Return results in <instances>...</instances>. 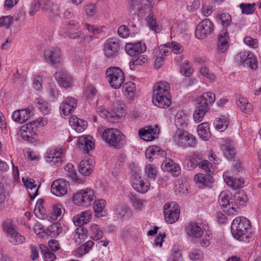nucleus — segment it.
Listing matches in <instances>:
<instances>
[{"label": "nucleus", "instance_id": "1", "mask_svg": "<svg viewBox=\"0 0 261 261\" xmlns=\"http://www.w3.org/2000/svg\"><path fill=\"white\" fill-rule=\"evenodd\" d=\"M231 229L234 238L240 241L246 242L251 233L250 222L243 217H237L233 220Z\"/></svg>", "mask_w": 261, "mask_h": 261}, {"label": "nucleus", "instance_id": "2", "mask_svg": "<svg viewBox=\"0 0 261 261\" xmlns=\"http://www.w3.org/2000/svg\"><path fill=\"white\" fill-rule=\"evenodd\" d=\"M112 112H109L102 106L97 108V112L100 117L107 118L112 122H119L126 114L124 105L119 102H114L111 107Z\"/></svg>", "mask_w": 261, "mask_h": 261}, {"label": "nucleus", "instance_id": "3", "mask_svg": "<svg viewBox=\"0 0 261 261\" xmlns=\"http://www.w3.org/2000/svg\"><path fill=\"white\" fill-rule=\"evenodd\" d=\"M102 129L103 128H98V132L106 143L116 148L122 146L124 144L123 135L118 129L111 128Z\"/></svg>", "mask_w": 261, "mask_h": 261}, {"label": "nucleus", "instance_id": "4", "mask_svg": "<svg viewBox=\"0 0 261 261\" xmlns=\"http://www.w3.org/2000/svg\"><path fill=\"white\" fill-rule=\"evenodd\" d=\"M95 199L94 191L89 188L76 192L73 197V202L75 205L85 207L91 206Z\"/></svg>", "mask_w": 261, "mask_h": 261}, {"label": "nucleus", "instance_id": "5", "mask_svg": "<svg viewBox=\"0 0 261 261\" xmlns=\"http://www.w3.org/2000/svg\"><path fill=\"white\" fill-rule=\"evenodd\" d=\"M176 145L187 147H194L196 143L195 137L183 129L177 128L172 135Z\"/></svg>", "mask_w": 261, "mask_h": 261}, {"label": "nucleus", "instance_id": "6", "mask_svg": "<svg viewBox=\"0 0 261 261\" xmlns=\"http://www.w3.org/2000/svg\"><path fill=\"white\" fill-rule=\"evenodd\" d=\"M106 77L110 86L117 89L121 87L124 82V74L122 70L118 67H111L107 69L106 72Z\"/></svg>", "mask_w": 261, "mask_h": 261}, {"label": "nucleus", "instance_id": "7", "mask_svg": "<svg viewBox=\"0 0 261 261\" xmlns=\"http://www.w3.org/2000/svg\"><path fill=\"white\" fill-rule=\"evenodd\" d=\"M152 0H130L129 11L133 14L143 17L150 12Z\"/></svg>", "mask_w": 261, "mask_h": 261}, {"label": "nucleus", "instance_id": "8", "mask_svg": "<svg viewBox=\"0 0 261 261\" xmlns=\"http://www.w3.org/2000/svg\"><path fill=\"white\" fill-rule=\"evenodd\" d=\"M46 162L50 166H60L64 159V152L60 147L49 148L45 154Z\"/></svg>", "mask_w": 261, "mask_h": 261}, {"label": "nucleus", "instance_id": "9", "mask_svg": "<svg viewBox=\"0 0 261 261\" xmlns=\"http://www.w3.org/2000/svg\"><path fill=\"white\" fill-rule=\"evenodd\" d=\"M4 230L8 233L9 241L14 245L21 244L24 242V237L18 233L10 220H7L3 223Z\"/></svg>", "mask_w": 261, "mask_h": 261}, {"label": "nucleus", "instance_id": "10", "mask_svg": "<svg viewBox=\"0 0 261 261\" xmlns=\"http://www.w3.org/2000/svg\"><path fill=\"white\" fill-rule=\"evenodd\" d=\"M218 203L221 207L226 208L229 215H236L239 208L233 202L230 193L222 191L219 196Z\"/></svg>", "mask_w": 261, "mask_h": 261}, {"label": "nucleus", "instance_id": "11", "mask_svg": "<svg viewBox=\"0 0 261 261\" xmlns=\"http://www.w3.org/2000/svg\"><path fill=\"white\" fill-rule=\"evenodd\" d=\"M163 210L165 219L168 223L173 224L178 220L180 211L175 202L165 204Z\"/></svg>", "mask_w": 261, "mask_h": 261}, {"label": "nucleus", "instance_id": "12", "mask_svg": "<svg viewBox=\"0 0 261 261\" xmlns=\"http://www.w3.org/2000/svg\"><path fill=\"white\" fill-rule=\"evenodd\" d=\"M121 44L118 38L111 37L106 40L103 44V51L105 56L108 58H115L118 54Z\"/></svg>", "mask_w": 261, "mask_h": 261}, {"label": "nucleus", "instance_id": "13", "mask_svg": "<svg viewBox=\"0 0 261 261\" xmlns=\"http://www.w3.org/2000/svg\"><path fill=\"white\" fill-rule=\"evenodd\" d=\"M214 31L213 22L207 18L201 21L197 25L195 37L199 39H203L210 35Z\"/></svg>", "mask_w": 261, "mask_h": 261}, {"label": "nucleus", "instance_id": "14", "mask_svg": "<svg viewBox=\"0 0 261 261\" xmlns=\"http://www.w3.org/2000/svg\"><path fill=\"white\" fill-rule=\"evenodd\" d=\"M132 186L137 192L145 193L149 189L150 183L147 179L142 178L139 173H134L131 180Z\"/></svg>", "mask_w": 261, "mask_h": 261}, {"label": "nucleus", "instance_id": "15", "mask_svg": "<svg viewBox=\"0 0 261 261\" xmlns=\"http://www.w3.org/2000/svg\"><path fill=\"white\" fill-rule=\"evenodd\" d=\"M37 126L34 123L31 122L21 126L18 134L24 140L32 142L37 135Z\"/></svg>", "mask_w": 261, "mask_h": 261}, {"label": "nucleus", "instance_id": "16", "mask_svg": "<svg viewBox=\"0 0 261 261\" xmlns=\"http://www.w3.org/2000/svg\"><path fill=\"white\" fill-rule=\"evenodd\" d=\"M69 188V183L66 179H58L52 183L51 192L55 196L61 197L67 193Z\"/></svg>", "mask_w": 261, "mask_h": 261}, {"label": "nucleus", "instance_id": "17", "mask_svg": "<svg viewBox=\"0 0 261 261\" xmlns=\"http://www.w3.org/2000/svg\"><path fill=\"white\" fill-rule=\"evenodd\" d=\"M46 62L53 66H57L61 61L60 50L57 47H50L45 50L44 53Z\"/></svg>", "mask_w": 261, "mask_h": 261}, {"label": "nucleus", "instance_id": "18", "mask_svg": "<svg viewBox=\"0 0 261 261\" xmlns=\"http://www.w3.org/2000/svg\"><path fill=\"white\" fill-rule=\"evenodd\" d=\"M33 110V107L31 106L24 109L16 110L12 114V119L15 122L22 124L29 119Z\"/></svg>", "mask_w": 261, "mask_h": 261}, {"label": "nucleus", "instance_id": "19", "mask_svg": "<svg viewBox=\"0 0 261 261\" xmlns=\"http://www.w3.org/2000/svg\"><path fill=\"white\" fill-rule=\"evenodd\" d=\"M76 99L72 97L66 98L60 105V114L63 117L68 116L76 108Z\"/></svg>", "mask_w": 261, "mask_h": 261}, {"label": "nucleus", "instance_id": "20", "mask_svg": "<svg viewBox=\"0 0 261 261\" xmlns=\"http://www.w3.org/2000/svg\"><path fill=\"white\" fill-rule=\"evenodd\" d=\"M203 226L201 223H189L186 226V232L190 237L199 238L203 234Z\"/></svg>", "mask_w": 261, "mask_h": 261}, {"label": "nucleus", "instance_id": "21", "mask_svg": "<svg viewBox=\"0 0 261 261\" xmlns=\"http://www.w3.org/2000/svg\"><path fill=\"white\" fill-rule=\"evenodd\" d=\"M125 49L128 55L135 57L145 52L147 47L145 43L141 42L137 43H128L125 46Z\"/></svg>", "mask_w": 261, "mask_h": 261}, {"label": "nucleus", "instance_id": "22", "mask_svg": "<svg viewBox=\"0 0 261 261\" xmlns=\"http://www.w3.org/2000/svg\"><path fill=\"white\" fill-rule=\"evenodd\" d=\"M80 24L74 20L70 21L65 26L64 33L71 39H75L81 35V32L79 30Z\"/></svg>", "mask_w": 261, "mask_h": 261}, {"label": "nucleus", "instance_id": "23", "mask_svg": "<svg viewBox=\"0 0 261 261\" xmlns=\"http://www.w3.org/2000/svg\"><path fill=\"white\" fill-rule=\"evenodd\" d=\"M159 133L158 126L148 127L147 128H142L139 130V136L146 141H152L155 139V136Z\"/></svg>", "mask_w": 261, "mask_h": 261}, {"label": "nucleus", "instance_id": "24", "mask_svg": "<svg viewBox=\"0 0 261 261\" xmlns=\"http://www.w3.org/2000/svg\"><path fill=\"white\" fill-rule=\"evenodd\" d=\"M161 168L164 171L170 172L174 176H177L180 173V166L170 159H166L162 164Z\"/></svg>", "mask_w": 261, "mask_h": 261}, {"label": "nucleus", "instance_id": "25", "mask_svg": "<svg viewBox=\"0 0 261 261\" xmlns=\"http://www.w3.org/2000/svg\"><path fill=\"white\" fill-rule=\"evenodd\" d=\"M152 102L160 108L166 109L171 104V95H152Z\"/></svg>", "mask_w": 261, "mask_h": 261}, {"label": "nucleus", "instance_id": "26", "mask_svg": "<svg viewBox=\"0 0 261 261\" xmlns=\"http://www.w3.org/2000/svg\"><path fill=\"white\" fill-rule=\"evenodd\" d=\"M93 138L91 136H82L78 139L79 147L81 150L85 153H88L94 147Z\"/></svg>", "mask_w": 261, "mask_h": 261}, {"label": "nucleus", "instance_id": "27", "mask_svg": "<svg viewBox=\"0 0 261 261\" xmlns=\"http://www.w3.org/2000/svg\"><path fill=\"white\" fill-rule=\"evenodd\" d=\"M55 79L61 87L66 89L72 85L71 78L65 72H56Z\"/></svg>", "mask_w": 261, "mask_h": 261}, {"label": "nucleus", "instance_id": "28", "mask_svg": "<svg viewBox=\"0 0 261 261\" xmlns=\"http://www.w3.org/2000/svg\"><path fill=\"white\" fill-rule=\"evenodd\" d=\"M229 37L226 30L223 29L218 35V48L219 51L223 53L229 46Z\"/></svg>", "mask_w": 261, "mask_h": 261}, {"label": "nucleus", "instance_id": "29", "mask_svg": "<svg viewBox=\"0 0 261 261\" xmlns=\"http://www.w3.org/2000/svg\"><path fill=\"white\" fill-rule=\"evenodd\" d=\"M69 124L72 128L78 133L83 132L87 128L88 125L86 121L75 116H72L70 118Z\"/></svg>", "mask_w": 261, "mask_h": 261}, {"label": "nucleus", "instance_id": "30", "mask_svg": "<svg viewBox=\"0 0 261 261\" xmlns=\"http://www.w3.org/2000/svg\"><path fill=\"white\" fill-rule=\"evenodd\" d=\"M116 214L119 218L127 220L132 216L133 212L127 204H120L116 208Z\"/></svg>", "mask_w": 261, "mask_h": 261}, {"label": "nucleus", "instance_id": "31", "mask_svg": "<svg viewBox=\"0 0 261 261\" xmlns=\"http://www.w3.org/2000/svg\"><path fill=\"white\" fill-rule=\"evenodd\" d=\"M237 103L242 112L250 114L253 112V106L247 98L239 96L237 99Z\"/></svg>", "mask_w": 261, "mask_h": 261}, {"label": "nucleus", "instance_id": "32", "mask_svg": "<svg viewBox=\"0 0 261 261\" xmlns=\"http://www.w3.org/2000/svg\"><path fill=\"white\" fill-rule=\"evenodd\" d=\"M94 166L92 160H84L81 162L79 166V173L84 176L89 175Z\"/></svg>", "mask_w": 261, "mask_h": 261}, {"label": "nucleus", "instance_id": "33", "mask_svg": "<svg viewBox=\"0 0 261 261\" xmlns=\"http://www.w3.org/2000/svg\"><path fill=\"white\" fill-rule=\"evenodd\" d=\"M169 84L165 81L158 83L154 87L153 95H170Z\"/></svg>", "mask_w": 261, "mask_h": 261}, {"label": "nucleus", "instance_id": "34", "mask_svg": "<svg viewBox=\"0 0 261 261\" xmlns=\"http://www.w3.org/2000/svg\"><path fill=\"white\" fill-rule=\"evenodd\" d=\"M91 216V211L83 212L73 218V222L77 226L83 225L90 222Z\"/></svg>", "mask_w": 261, "mask_h": 261}, {"label": "nucleus", "instance_id": "35", "mask_svg": "<svg viewBox=\"0 0 261 261\" xmlns=\"http://www.w3.org/2000/svg\"><path fill=\"white\" fill-rule=\"evenodd\" d=\"M223 177L226 184L233 189H237L243 187L244 183L241 179H236L233 178L229 172H225Z\"/></svg>", "mask_w": 261, "mask_h": 261}, {"label": "nucleus", "instance_id": "36", "mask_svg": "<svg viewBox=\"0 0 261 261\" xmlns=\"http://www.w3.org/2000/svg\"><path fill=\"white\" fill-rule=\"evenodd\" d=\"M197 132L199 137L203 140H208L211 136L210 124L207 122L202 123L198 125Z\"/></svg>", "mask_w": 261, "mask_h": 261}, {"label": "nucleus", "instance_id": "37", "mask_svg": "<svg viewBox=\"0 0 261 261\" xmlns=\"http://www.w3.org/2000/svg\"><path fill=\"white\" fill-rule=\"evenodd\" d=\"M189 118L183 111H178L175 116V124L177 128L184 129L187 127Z\"/></svg>", "mask_w": 261, "mask_h": 261}, {"label": "nucleus", "instance_id": "38", "mask_svg": "<svg viewBox=\"0 0 261 261\" xmlns=\"http://www.w3.org/2000/svg\"><path fill=\"white\" fill-rule=\"evenodd\" d=\"M95 205L93 208L95 212V215L97 218L104 217L106 215V212L105 211L104 208L106 205V201L103 199H99L95 200Z\"/></svg>", "mask_w": 261, "mask_h": 261}, {"label": "nucleus", "instance_id": "39", "mask_svg": "<svg viewBox=\"0 0 261 261\" xmlns=\"http://www.w3.org/2000/svg\"><path fill=\"white\" fill-rule=\"evenodd\" d=\"M146 21L151 31L155 33L161 31V26L158 23L156 18L154 16L153 12L149 13L148 16L146 18Z\"/></svg>", "mask_w": 261, "mask_h": 261}, {"label": "nucleus", "instance_id": "40", "mask_svg": "<svg viewBox=\"0 0 261 261\" xmlns=\"http://www.w3.org/2000/svg\"><path fill=\"white\" fill-rule=\"evenodd\" d=\"M89 233L91 239L94 241L100 240L103 236V231L100 227L95 224L91 225L89 230Z\"/></svg>", "mask_w": 261, "mask_h": 261}, {"label": "nucleus", "instance_id": "41", "mask_svg": "<svg viewBox=\"0 0 261 261\" xmlns=\"http://www.w3.org/2000/svg\"><path fill=\"white\" fill-rule=\"evenodd\" d=\"M128 198L133 208L138 211H141L143 207V200L135 194L129 193Z\"/></svg>", "mask_w": 261, "mask_h": 261}, {"label": "nucleus", "instance_id": "42", "mask_svg": "<svg viewBox=\"0 0 261 261\" xmlns=\"http://www.w3.org/2000/svg\"><path fill=\"white\" fill-rule=\"evenodd\" d=\"M87 229L85 227L77 228L74 233L73 239L76 244H80L87 237Z\"/></svg>", "mask_w": 261, "mask_h": 261}, {"label": "nucleus", "instance_id": "43", "mask_svg": "<svg viewBox=\"0 0 261 261\" xmlns=\"http://www.w3.org/2000/svg\"><path fill=\"white\" fill-rule=\"evenodd\" d=\"M135 90V84L132 81L126 82L122 86V92L124 95L129 99L134 97Z\"/></svg>", "mask_w": 261, "mask_h": 261}, {"label": "nucleus", "instance_id": "44", "mask_svg": "<svg viewBox=\"0 0 261 261\" xmlns=\"http://www.w3.org/2000/svg\"><path fill=\"white\" fill-rule=\"evenodd\" d=\"M223 153L228 159H232L236 154V150L230 140L226 141L223 145Z\"/></svg>", "mask_w": 261, "mask_h": 261}, {"label": "nucleus", "instance_id": "45", "mask_svg": "<svg viewBox=\"0 0 261 261\" xmlns=\"http://www.w3.org/2000/svg\"><path fill=\"white\" fill-rule=\"evenodd\" d=\"M165 152L162 150L160 147L158 146H151L147 148L145 151V156L150 161L152 160V156L158 154L161 155L162 156L165 155Z\"/></svg>", "mask_w": 261, "mask_h": 261}, {"label": "nucleus", "instance_id": "46", "mask_svg": "<svg viewBox=\"0 0 261 261\" xmlns=\"http://www.w3.org/2000/svg\"><path fill=\"white\" fill-rule=\"evenodd\" d=\"M35 103L43 114L46 115L50 112L51 107L48 102L41 98H37Z\"/></svg>", "mask_w": 261, "mask_h": 261}, {"label": "nucleus", "instance_id": "47", "mask_svg": "<svg viewBox=\"0 0 261 261\" xmlns=\"http://www.w3.org/2000/svg\"><path fill=\"white\" fill-rule=\"evenodd\" d=\"M228 121L225 117L217 118L214 123L215 128L220 132H223L228 126Z\"/></svg>", "mask_w": 261, "mask_h": 261}, {"label": "nucleus", "instance_id": "48", "mask_svg": "<svg viewBox=\"0 0 261 261\" xmlns=\"http://www.w3.org/2000/svg\"><path fill=\"white\" fill-rule=\"evenodd\" d=\"M248 55L249 56H248L247 58H246L244 61V64L243 65L245 66H248L252 69H256L257 66L256 57L250 51H249Z\"/></svg>", "mask_w": 261, "mask_h": 261}, {"label": "nucleus", "instance_id": "49", "mask_svg": "<svg viewBox=\"0 0 261 261\" xmlns=\"http://www.w3.org/2000/svg\"><path fill=\"white\" fill-rule=\"evenodd\" d=\"M63 206L61 204H56L53 205V211L51 218L53 220H56L59 218L64 211Z\"/></svg>", "mask_w": 261, "mask_h": 261}, {"label": "nucleus", "instance_id": "50", "mask_svg": "<svg viewBox=\"0 0 261 261\" xmlns=\"http://www.w3.org/2000/svg\"><path fill=\"white\" fill-rule=\"evenodd\" d=\"M209 105L210 104L208 103L207 100L205 99L202 95L197 98L196 100V108L208 111Z\"/></svg>", "mask_w": 261, "mask_h": 261}, {"label": "nucleus", "instance_id": "51", "mask_svg": "<svg viewBox=\"0 0 261 261\" xmlns=\"http://www.w3.org/2000/svg\"><path fill=\"white\" fill-rule=\"evenodd\" d=\"M195 182L198 185V186L203 187L208 182V177L202 173H198L195 175Z\"/></svg>", "mask_w": 261, "mask_h": 261}, {"label": "nucleus", "instance_id": "52", "mask_svg": "<svg viewBox=\"0 0 261 261\" xmlns=\"http://www.w3.org/2000/svg\"><path fill=\"white\" fill-rule=\"evenodd\" d=\"M145 171L148 178L154 180L155 179L157 171L155 167L153 165L151 164H147L145 167Z\"/></svg>", "mask_w": 261, "mask_h": 261}, {"label": "nucleus", "instance_id": "53", "mask_svg": "<svg viewBox=\"0 0 261 261\" xmlns=\"http://www.w3.org/2000/svg\"><path fill=\"white\" fill-rule=\"evenodd\" d=\"M247 200V197L244 192H239L234 195V200L235 202L234 204L244 205Z\"/></svg>", "mask_w": 261, "mask_h": 261}, {"label": "nucleus", "instance_id": "54", "mask_svg": "<svg viewBox=\"0 0 261 261\" xmlns=\"http://www.w3.org/2000/svg\"><path fill=\"white\" fill-rule=\"evenodd\" d=\"M48 230L50 232V235L56 237L61 232L62 228L60 223H54L49 226Z\"/></svg>", "mask_w": 261, "mask_h": 261}, {"label": "nucleus", "instance_id": "55", "mask_svg": "<svg viewBox=\"0 0 261 261\" xmlns=\"http://www.w3.org/2000/svg\"><path fill=\"white\" fill-rule=\"evenodd\" d=\"M41 250L45 261H54L56 259V255L46 247L44 246Z\"/></svg>", "mask_w": 261, "mask_h": 261}, {"label": "nucleus", "instance_id": "56", "mask_svg": "<svg viewBox=\"0 0 261 261\" xmlns=\"http://www.w3.org/2000/svg\"><path fill=\"white\" fill-rule=\"evenodd\" d=\"M255 4H244L240 5V8L241 9L242 13L245 14H250L253 13L254 11Z\"/></svg>", "mask_w": 261, "mask_h": 261}, {"label": "nucleus", "instance_id": "57", "mask_svg": "<svg viewBox=\"0 0 261 261\" xmlns=\"http://www.w3.org/2000/svg\"><path fill=\"white\" fill-rule=\"evenodd\" d=\"M189 256L193 261H202L203 259V253L199 249L192 250L190 253Z\"/></svg>", "mask_w": 261, "mask_h": 261}, {"label": "nucleus", "instance_id": "58", "mask_svg": "<svg viewBox=\"0 0 261 261\" xmlns=\"http://www.w3.org/2000/svg\"><path fill=\"white\" fill-rule=\"evenodd\" d=\"M212 238V233L208 231L205 232V234L200 241V244L202 247H207L211 244V240Z\"/></svg>", "mask_w": 261, "mask_h": 261}, {"label": "nucleus", "instance_id": "59", "mask_svg": "<svg viewBox=\"0 0 261 261\" xmlns=\"http://www.w3.org/2000/svg\"><path fill=\"white\" fill-rule=\"evenodd\" d=\"M168 261H182L181 253L179 250L176 248L172 249Z\"/></svg>", "mask_w": 261, "mask_h": 261}, {"label": "nucleus", "instance_id": "60", "mask_svg": "<svg viewBox=\"0 0 261 261\" xmlns=\"http://www.w3.org/2000/svg\"><path fill=\"white\" fill-rule=\"evenodd\" d=\"M207 111L202 110V109H198L196 108L194 114H193V119L195 122L199 123L201 122L204 117L205 113Z\"/></svg>", "mask_w": 261, "mask_h": 261}, {"label": "nucleus", "instance_id": "61", "mask_svg": "<svg viewBox=\"0 0 261 261\" xmlns=\"http://www.w3.org/2000/svg\"><path fill=\"white\" fill-rule=\"evenodd\" d=\"M249 51H241L236 55L235 57V61L236 62L240 65H243L244 64V61L246 58H247L248 55Z\"/></svg>", "mask_w": 261, "mask_h": 261}, {"label": "nucleus", "instance_id": "62", "mask_svg": "<svg viewBox=\"0 0 261 261\" xmlns=\"http://www.w3.org/2000/svg\"><path fill=\"white\" fill-rule=\"evenodd\" d=\"M93 245L94 242L90 240L80 246L78 250L79 251L81 252L80 253L81 254H85L88 252V251L91 249Z\"/></svg>", "mask_w": 261, "mask_h": 261}, {"label": "nucleus", "instance_id": "63", "mask_svg": "<svg viewBox=\"0 0 261 261\" xmlns=\"http://www.w3.org/2000/svg\"><path fill=\"white\" fill-rule=\"evenodd\" d=\"M198 166L208 174L212 172L211 169L212 167L211 163L207 160H203L199 162Z\"/></svg>", "mask_w": 261, "mask_h": 261}, {"label": "nucleus", "instance_id": "64", "mask_svg": "<svg viewBox=\"0 0 261 261\" xmlns=\"http://www.w3.org/2000/svg\"><path fill=\"white\" fill-rule=\"evenodd\" d=\"M85 29L89 32L93 34H99L102 32V29L95 25H91L89 23H86L85 25Z\"/></svg>", "mask_w": 261, "mask_h": 261}]
</instances>
